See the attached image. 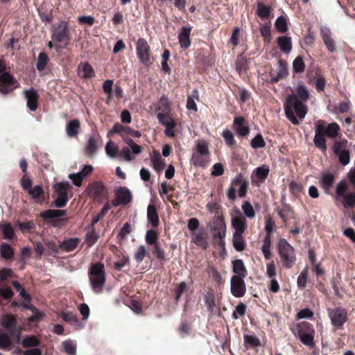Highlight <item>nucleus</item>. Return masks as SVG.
Masks as SVG:
<instances>
[{
	"mask_svg": "<svg viewBox=\"0 0 355 355\" xmlns=\"http://www.w3.org/2000/svg\"><path fill=\"white\" fill-rule=\"evenodd\" d=\"M284 108L286 118L293 124L298 125L299 120L304 119L307 113V107L297 97L292 94H289L284 102Z\"/></svg>",
	"mask_w": 355,
	"mask_h": 355,
	"instance_id": "obj_1",
	"label": "nucleus"
},
{
	"mask_svg": "<svg viewBox=\"0 0 355 355\" xmlns=\"http://www.w3.org/2000/svg\"><path fill=\"white\" fill-rule=\"evenodd\" d=\"M89 282L93 291L100 293L105 282L104 265L102 263H96L91 265L88 272Z\"/></svg>",
	"mask_w": 355,
	"mask_h": 355,
	"instance_id": "obj_2",
	"label": "nucleus"
},
{
	"mask_svg": "<svg viewBox=\"0 0 355 355\" xmlns=\"http://www.w3.org/2000/svg\"><path fill=\"white\" fill-rule=\"evenodd\" d=\"M239 187V196L240 198H245L249 187V182L247 178L244 177L242 173H239L235 176L227 189V196L231 201H235L236 198V187Z\"/></svg>",
	"mask_w": 355,
	"mask_h": 355,
	"instance_id": "obj_3",
	"label": "nucleus"
},
{
	"mask_svg": "<svg viewBox=\"0 0 355 355\" xmlns=\"http://www.w3.org/2000/svg\"><path fill=\"white\" fill-rule=\"evenodd\" d=\"M209 155L208 143L205 140H200L196 144L191 162L196 166L205 168L209 163Z\"/></svg>",
	"mask_w": 355,
	"mask_h": 355,
	"instance_id": "obj_4",
	"label": "nucleus"
},
{
	"mask_svg": "<svg viewBox=\"0 0 355 355\" xmlns=\"http://www.w3.org/2000/svg\"><path fill=\"white\" fill-rule=\"evenodd\" d=\"M278 252L283 266L286 268H291L294 265L296 257L294 249L284 239L279 241Z\"/></svg>",
	"mask_w": 355,
	"mask_h": 355,
	"instance_id": "obj_5",
	"label": "nucleus"
},
{
	"mask_svg": "<svg viewBox=\"0 0 355 355\" xmlns=\"http://www.w3.org/2000/svg\"><path fill=\"white\" fill-rule=\"evenodd\" d=\"M328 315L333 326L338 329H343L344 324L347 320V313L345 309L336 307L335 309H327Z\"/></svg>",
	"mask_w": 355,
	"mask_h": 355,
	"instance_id": "obj_6",
	"label": "nucleus"
},
{
	"mask_svg": "<svg viewBox=\"0 0 355 355\" xmlns=\"http://www.w3.org/2000/svg\"><path fill=\"white\" fill-rule=\"evenodd\" d=\"M347 141L342 140L336 141L333 145V152L338 157L339 162L343 165H347L350 162L349 151L347 149Z\"/></svg>",
	"mask_w": 355,
	"mask_h": 355,
	"instance_id": "obj_7",
	"label": "nucleus"
},
{
	"mask_svg": "<svg viewBox=\"0 0 355 355\" xmlns=\"http://www.w3.org/2000/svg\"><path fill=\"white\" fill-rule=\"evenodd\" d=\"M298 336L300 341L305 345L313 347L315 345L313 341L314 330L309 323H303L300 326Z\"/></svg>",
	"mask_w": 355,
	"mask_h": 355,
	"instance_id": "obj_8",
	"label": "nucleus"
},
{
	"mask_svg": "<svg viewBox=\"0 0 355 355\" xmlns=\"http://www.w3.org/2000/svg\"><path fill=\"white\" fill-rule=\"evenodd\" d=\"M17 87L15 78L8 72L0 75V92L3 94L11 93Z\"/></svg>",
	"mask_w": 355,
	"mask_h": 355,
	"instance_id": "obj_9",
	"label": "nucleus"
},
{
	"mask_svg": "<svg viewBox=\"0 0 355 355\" xmlns=\"http://www.w3.org/2000/svg\"><path fill=\"white\" fill-rule=\"evenodd\" d=\"M67 211L64 209H47L40 214V216L44 219L49 220V223L53 227H58L61 221L65 220L60 218L64 216Z\"/></svg>",
	"mask_w": 355,
	"mask_h": 355,
	"instance_id": "obj_10",
	"label": "nucleus"
},
{
	"mask_svg": "<svg viewBox=\"0 0 355 355\" xmlns=\"http://www.w3.org/2000/svg\"><path fill=\"white\" fill-rule=\"evenodd\" d=\"M230 291L235 297H242L246 293V286L244 278L240 277H232L230 281Z\"/></svg>",
	"mask_w": 355,
	"mask_h": 355,
	"instance_id": "obj_11",
	"label": "nucleus"
},
{
	"mask_svg": "<svg viewBox=\"0 0 355 355\" xmlns=\"http://www.w3.org/2000/svg\"><path fill=\"white\" fill-rule=\"evenodd\" d=\"M116 198L112 201L114 207H118L121 205H127L130 203L132 199L130 191L125 187H121L115 193Z\"/></svg>",
	"mask_w": 355,
	"mask_h": 355,
	"instance_id": "obj_12",
	"label": "nucleus"
},
{
	"mask_svg": "<svg viewBox=\"0 0 355 355\" xmlns=\"http://www.w3.org/2000/svg\"><path fill=\"white\" fill-rule=\"evenodd\" d=\"M52 38L54 42H66L69 38L68 26L65 21H60L53 31Z\"/></svg>",
	"mask_w": 355,
	"mask_h": 355,
	"instance_id": "obj_13",
	"label": "nucleus"
},
{
	"mask_svg": "<svg viewBox=\"0 0 355 355\" xmlns=\"http://www.w3.org/2000/svg\"><path fill=\"white\" fill-rule=\"evenodd\" d=\"M24 98L27 101V107L31 111H35L38 107V98L39 95L37 92L33 87L28 89H25L23 92Z\"/></svg>",
	"mask_w": 355,
	"mask_h": 355,
	"instance_id": "obj_14",
	"label": "nucleus"
},
{
	"mask_svg": "<svg viewBox=\"0 0 355 355\" xmlns=\"http://www.w3.org/2000/svg\"><path fill=\"white\" fill-rule=\"evenodd\" d=\"M101 142V136L98 133H94L90 136L87 141L85 146V153L89 156L94 155L98 149V144Z\"/></svg>",
	"mask_w": 355,
	"mask_h": 355,
	"instance_id": "obj_15",
	"label": "nucleus"
},
{
	"mask_svg": "<svg viewBox=\"0 0 355 355\" xmlns=\"http://www.w3.org/2000/svg\"><path fill=\"white\" fill-rule=\"evenodd\" d=\"M232 225L235 230L234 234H243L247 228V221L245 216L240 213L232 219Z\"/></svg>",
	"mask_w": 355,
	"mask_h": 355,
	"instance_id": "obj_16",
	"label": "nucleus"
},
{
	"mask_svg": "<svg viewBox=\"0 0 355 355\" xmlns=\"http://www.w3.org/2000/svg\"><path fill=\"white\" fill-rule=\"evenodd\" d=\"M288 75L287 64L282 60L278 61V68L276 71L271 75V83H277L284 78Z\"/></svg>",
	"mask_w": 355,
	"mask_h": 355,
	"instance_id": "obj_17",
	"label": "nucleus"
},
{
	"mask_svg": "<svg viewBox=\"0 0 355 355\" xmlns=\"http://www.w3.org/2000/svg\"><path fill=\"white\" fill-rule=\"evenodd\" d=\"M137 56L144 65L148 67L152 63L149 46H137Z\"/></svg>",
	"mask_w": 355,
	"mask_h": 355,
	"instance_id": "obj_18",
	"label": "nucleus"
},
{
	"mask_svg": "<svg viewBox=\"0 0 355 355\" xmlns=\"http://www.w3.org/2000/svg\"><path fill=\"white\" fill-rule=\"evenodd\" d=\"M232 270L236 274L232 277H240L241 278H245L248 275L246 268L243 260L241 259H236L232 261Z\"/></svg>",
	"mask_w": 355,
	"mask_h": 355,
	"instance_id": "obj_19",
	"label": "nucleus"
},
{
	"mask_svg": "<svg viewBox=\"0 0 355 355\" xmlns=\"http://www.w3.org/2000/svg\"><path fill=\"white\" fill-rule=\"evenodd\" d=\"M147 218L153 227H157L159 224V216L155 206L150 204L147 208Z\"/></svg>",
	"mask_w": 355,
	"mask_h": 355,
	"instance_id": "obj_20",
	"label": "nucleus"
},
{
	"mask_svg": "<svg viewBox=\"0 0 355 355\" xmlns=\"http://www.w3.org/2000/svg\"><path fill=\"white\" fill-rule=\"evenodd\" d=\"M0 324L8 333L19 327L15 318L9 315H4L1 318Z\"/></svg>",
	"mask_w": 355,
	"mask_h": 355,
	"instance_id": "obj_21",
	"label": "nucleus"
},
{
	"mask_svg": "<svg viewBox=\"0 0 355 355\" xmlns=\"http://www.w3.org/2000/svg\"><path fill=\"white\" fill-rule=\"evenodd\" d=\"M80 239L78 238H71L60 242L59 248L65 252H71L74 250L78 245Z\"/></svg>",
	"mask_w": 355,
	"mask_h": 355,
	"instance_id": "obj_22",
	"label": "nucleus"
},
{
	"mask_svg": "<svg viewBox=\"0 0 355 355\" xmlns=\"http://www.w3.org/2000/svg\"><path fill=\"white\" fill-rule=\"evenodd\" d=\"M79 76L84 78H90L94 76L95 73L92 66L87 63H81L78 67Z\"/></svg>",
	"mask_w": 355,
	"mask_h": 355,
	"instance_id": "obj_23",
	"label": "nucleus"
},
{
	"mask_svg": "<svg viewBox=\"0 0 355 355\" xmlns=\"http://www.w3.org/2000/svg\"><path fill=\"white\" fill-rule=\"evenodd\" d=\"M151 166L155 171L159 173L166 166L164 160L162 158L160 154L158 152H155L154 155L150 157Z\"/></svg>",
	"mask_w": 355,
	"mask_h": 355,
	"instance_id": "obj_24",
	"label": "nucleus"
},
{
	"mask_svg": "<svg viewBox=\"0 0 355 355\" xmlns=\"http://www.w3.org/2000/svg\"><path fill=\"white\" fill-rule=\"evenodd\" d=\"M80 123L78 119H73L69 121L66 125L67 135L69 137H75L78 134Z\"/></svg>",
	"mask_w": 355,
	"mask_h": 355,
	"instance_id": "obj_25",
	"label": "nucleus"
},
{
	"mask_svg": "<svg viewBox=\"0 0 355 355\" xmlns=\"http://www.w3.org/2000/svg\"><path fill=\"white\" fill-rule=\"evenodd\" d=\"M244 118L242 116L235 117L234 119V126L240 136H246L249 133V128L243 125Z\"/></svg>",
	"mask_w": 355,
	"mask_h": 355,
	"instance_id": "obj_26",
	"label": "nucleus"
},
{
	"mask_svg": "<svg viewBox=\"0 0 355 355\" xmlns=\"http://www.w3.org/2000/svg\"><path fill=\"white\" fill-rule=\"evenodd\" d=\"M0 230L1 231L3 238L6 239H11L15 236V232L10 223L1 222L0 223Z\"/></svg>",
	"mask_w": 355,
	"mask_h": 355,
	"instance_id": "obj_27",
	"label": "nucleus"
},
{
	"mask_svg": "<svg viewBox=\"0 0 355 355\" xmlns=\"http://www.w3.org/2000/svg\"><path fill=\"white\" fill-rule=\"evenodd\" d=\"M334 175L330 173H327L322 175L320 184L322 189L326 193H328L329 189L332 186L334 180Z\"/></svg>",
	"mask_w": 355,
	"mask_h": 355,
	"instance_id": "obj_28",
	"label": "nucleus"
},
{
	"mask_svg": "<svg viewBox=\"0 0 355 355\" xmlns=\"http://www.w3.org/2000/svg\"><path fill=\"white\" fill-rule=\"evenodd\" d=\"M157 117L159 122L165 125L166 128H175L176 126L174 120L168 114L159 112Z\"/></svg>",
	"mask_w": 355,
	"mask_h": 355,
	"instance_id": "obj_29",
	"label": "nucleus"
},
{
	"mask_svg": "<svg viewBox=\"0 0 355 355\" xmlns=\"http://www.w3.org/2000/svg\"><path fill=\"white\" fill-rule=\"evenodd\" d=\"M233 245L238 252H241L245 250L246 245L243 237V234H234Z\"/></svg>",
	"mask_w": 355,
	"mask_h": 355,
	"instance_id": "obj_30",
	"label": "nucleus"
},
{
	"mask_svg": "<svg viewBox=\"0 0 355 355\" xmlns=\"http://www.w3.org/2000/svg\"><path fill=\"white\" fill-rule=\"evenodd\" d=\"M211 232H212V235L214 238H219L220 245L224 246L225 245V241L223 239L225 236L226 234V226H220V227H214V228H210Z\"/></svg>",
	"mask_w": 355,
	"mask_h": 355,
	"instance_id": "obj_31",
	"label": "nucleus"
},
{
	"mask_svg": "<svg viewBox=\"0 0 355 355\" xmlns=\"http://www.w3.org/2000/svg\"><path fill=\"white\" fill-rule=\"evenodd\" d=\"M28 194L31 196L32 198L36 200L37 202L42 203L43 200L40 199V197L44 195V189L40 185H35L33 187L28 191Z\"/></svg>",
	"mask_w": 355,
	"mask_h": 355,
	"instance_id": "obj_32",
	"label": "nucleus"
},
{
	"mask_svg": "<svg viewBox=\"0 0 355 355\" xmlns=\"http://www.w3.org/2000/svg\"><path fill=\"white\" fill-rule=\"evenodd\" d=\"M62 347L68 355H76L77 345L74 340L68 339L63 341Z\"/></svg>",
	"mask_w": 355,
	"mask_h": 355,
	"instance_id": "obj_33",
	"label": "nucleus"
},
{
	"mask_svg": "<svg viewBox=\"0 0 355 355\" xmlns=\"http://www.w3.org/2000/svg\"><path fill=\"white\" fill-rule=\"evenodd\" d=\"M314 144L316 147L322 150L323 152L327 150L326 139L324 136L315 130V136L313 139Z\"/></svg>",
	"mask_w": 355,
	"mask_h": 355,
	"instance_id": "obj_34",
	"label": "nucleus"
},
{
	"mask_svg": "<svg viewBox=\"0 0 355 355\" xmlns=\"http://www.w3.org/2000/svg\"><path fill=\"white\" fill-rule=\"evenodd\" d=\"M124 142L128 145L127 147L130 148L132 153L135 155H139L142 150L139 145H137L130 137L125 136L123 138Z\"/></svg>",
	"mask_w": 355,
	"mask_h": 355,
	"instance_id": "obj_35",
	"label": "nucleus"
},
{
	"mask_svg": "<svg viewBox=\"0 0 355 355\" xmlns=\"http://www.w3.org/2000/svg\"><path fill=\"white\" fill-rule=\"evenodd\" d=\"M0 254L4 259H10L14 255V251L10 245L3 243L0 248Z\"/></svg>",
	"mask_w": 355,
	"mask_h": 355,
	"instance_id": "obj_36",
	"label": "nucleus"
},
{
	"mask_svg": "<svg viewBox=\"0 0 355 355\" xmlns=\"http://www.w3.org/2000/svg\"><path fill=\"white\" fill-rule=\"evenodd\" d=\"M158 234L154 230H148L145 236V241L148 245H154L157 243Z\"/></svg>",
	"mask_w": 355,
	"mask_h": 355,
	"instance_id": "obj_37",
	"label": "nucleus"
},
{
	"mask_svg": "<svg viewBox=\"0 0 355 355\" xmlns=\"http://www.w3.org/2000/svg\"><path fill=\"white\" fill-rule=\"evenodd\" d=\"M270 245V235H267L263 239V244L262 246V252L266 259H269L271 257Z\"/></svg>",
	"mask_w": 355,
	"mask_h": 355,
	"instance_id": "obj_38",
	"label": "nucleus"
},
{
	"mask_svg": "<svg viewBox=\"0 0 355 355\" xmlns=\"http://www.w3.org/2000/svg\"><path fill=\"white\" fill-rule=\"evenodd\" d=\"M296 92L299 98L304 102H306L310 96V94L309 92L306 87L302 84H299L296 88Z\"/></svg>",
	"mask_w": 355,
	"mask_h": 355,
	"instance_id": "obj_39",
	"label": "nucleus"
},
{
	"mask_svg": "<svg viewBox=\"0 0 355 355\" xmlns=\"http://www.w3.org/2000/svg\"><path fill=\"white\" fill-rule=\"evenodd\" d=\"M40 343V340L35 336H27L21 341V344L25 348L37 347Z\"/></svg>",
	"mask_w": 355,
	"mask_h": 355,
	"instance_id": "obj_40",
	"label": "nucleus"
},
{
	"mask_svg": "<svg viewBox=\"0 0 355 355\" xmlns=\"http://www.w3.org/2000/svg\"><path fill=\"white\" fill-rule=\"evenodd\" d=\"M105 187L101 182H95L92 185L90 194L94 197H99L103 195Z\"/></svg>",
	"mask_w": 355,
	"mask_h": 355,
	"instance_id": "obj_41",
	"label": "nucleus"
},
{
	"mask_svg": "<svg viewBox=\"0 0 355 355\" xmlns=\"http://www.w3.org/2000/svg\"><path fill=\"white\" fill-rule=\"evenodd\" d=\"M48 56L45 53H40L38 55L36 68L38 71H42L44 70L46 67V64L48 62Z\"/></svg>",
	"mask_w": 355,
	"mask_h": 355,
	"instance_id": "obj_42",
	"label": "nucleus"
},
{
	"mask_svg": "<svg viewBox=\"0 0 355 355\" xmlns=\"http://www.w3.org/2000/svg\"><path fill=\"white\" fill-rule=\"evenodd\" d=\"M343 205L345 208L354 207L355 193L351 192L346 193L343 197Z\"/></svg>",
	"mask_w": 355,
	"mask_h": 355,
	"instance_id": "obj_43",
	"label": "nucleus"
},
{
	"mask_svg": "<svg viewBox=\"0 0 355 355\" xmlns=\"http://www.w3.org/2000/svg\"><path fill=\"white\" fill-rule=\"evenodd\" d=\"M105 152L107 155L112 158H115L118 155V147L112 141H109L105 146Z\"/></svg>",
	"mask_w": 355,
	"mask_h": 355,
	"instance_id": "obj_44",
	"label": "nucleus"
},
{
	"mask_svg": "<svg viewBox=\"0 0 355 355\" xmlns=\"http://www.w3.org/2000/svg\"><path fill=\"white\" fill-rule=\"evenodd\" d=\"M191 29L189 28L183 27L181 33L179 34V40L180 44H189V35Z\"/></svg>",
	"mask_w": 355,
	"mask_h": 355,
	"instance_id": "obj_45",
	"label": "nucleus"
},
{
	"mask_svg": "<svg viewBox=\"0 0 355 355\" xmlns=\"http://www.w3.org/2000/svg\"><path fill=\"white\" fill-rule=\"evenodd\" d=\"M268 167L264 166L257 168L253 172V174H254L259 180H265L268 177Z\"/></svg>",
	"mask_w": 355,
	"mask_h": 355,
	"instance_id": "obj_46",
	"label": "nucleus"
},
{
	"mask_svg": "<svg viewBox=\"0 0 355 355\" xmlns=\"http://www.w3.org/2000/svg\"><path fill=\"white\" fill-rule=\"evenodd\" d=\"M305 64L300 56L297 57L293 62V71L295 73H302L304 71Z\"/></svg>",
	"mask_w": 355,
	"mask_h": 355,
	"instance_id": "obj_47",
	"label": "nucleus"
},
{
	"mask_svg": "<svg viewBox=\"0 0 355 355\" xmlns=\"http://www.w3.org/2000/svg\"><path fill=\"white\" fill-rule=\"evenodd\" d=\"M242 209L245 217L253 218L255 216L254 210L250 202H245L242 205Z\"/></svg>",
	"mask_w": 355,
	"mask_h": 355,
	"instance_id": "obj_48",
	"label": "nucleus"
},
{
	"mask_svg": "<svg viewBox=\"0 0 355 355\" xmlns=\"http://www.w3.org/2000/svg\"><path fill=\"white\" fill-rule=\"evenodd\" d=\"M198 96V91L193 89L192 94L187 98V107L188 110L197 111V105L196 104L194 98Z\"/></svg>",
	"mask_w": 355,
	"mask_h": 355,
	"instance_id": "obj_49",
	"label": "nucleus"
},
{
	"mask_svg": "<svg viewBox=\"0 0 355 355\" xmlns=\"http://www.w3.org/2000/svg\"><path fill=\"white\" fill-rule=\"evenodd\" d=\"M209 228L220 227L225 226L223 216L220 214H215L209 224Z\"/></svg>",
	"mask_w": 355,
	"mask_h": 355,
	"instance_id": "obj_50",
	"label": "nucleus"
},
{
	"mask_svg": "<svg viewBox=\"0 0 355 355\" xmlns=\"http://www.w3.org/2000/svg\"><path fill=\"white\" fill-rule=\"evenodd\" d=\"M251 146L252 148L257 149L264 148L266 146V142L261 135H257L251 141Z\"/></svg>",
	"mask_w": 355,
	"mask_h": 355,
	"instance_id": "obj_51",
	"label": "nucleus"
},
{
	"mask_svg": "<svg viewBox=\"0 0 355 355\" xmlns=\"http://www.w3.org/2000/svg\"><path fill=\"white\" fill-rule=\"evenodd\" d=\"M257 13L260 17L266 18L270 13V8L263 3H259Z\"/></svg>",
	"mask_w": 355,
	"mask_h": 355,
	"instance_id": "obj_52",
	"label": "nucleus"
},
{
	"mask_svg": "<svg viewBox=\"0 0 355 355\" xmlns=\"http://www.w3.org/2000/svg\"><path fill=\"white\" fill-rule=\"evenodd\" d=\"M244 343L250 347H256L260 345V340L255 336L244 335Z\"/></svg>",
	"mask_w": 355,
	"mask_h": 355,
	"instance_id": "obj_53",
	"label": "nucleus"
},
{
	"mask_svg": "<svg viewBox=\"0 0 355 355\" xmlns=\"http://www.w3.org/2000/svg\"><path fill=\"white\" fill-rule=\"evenodd\" d=\"M275 27L281 33L288 30L286 19L284 17H279L275 21Z\"/></svg>",
	"mask_w": 355,
	"mask_h": 355,
	"instance_id": "obj_54",
	"label": "nucleus"
},
{
	"mask_svg": "<svg viewBox=\"0 0 355 355\" xmlns=\"http://www.w3.org/2000/svg\"><path fill=\"white\" fill-rule=\"evenodd\" d=\"M11 343L12 341L9 334L4 333L0 334V349H8L10 346Z\"/></svg>",
	"mask_w": 355,
	"mask_h": 355,
	"instance_id": "obj_55",
	"label": "nucleus"
},
{
	"mask_svg": "<svg viewBox=\"0 0 355 355\" xmlns=\"http://www.w3.org/2000/svg\"><path fill=\"white\" fill-rule=\"evenodd\" d=\"M68 200V195L64 193L57 194V198L55 200V206L58 208L64 207Z\"/></svg>",
	"mask_w": 355,
	"mask_h": 355,
	"instance_id": "obj_56",
	"label": "nucleus"
},
{
	"mask_svg": "<svg viewBox=\"0 0 355 355\" xmlns=\"http://www.w3.org/2000/svg\"><path fill=\"white\" fill-rule=\"evenodd\" d=\"M153 254L159 260H166L165 252L158 243L153 245Z\"/></svg>",
	"mask_w": 355,
	"mask_h": 355,
	"instance_id": "obj_57",
	"label": "nucleus"
},
{
	"mask_svg": "<svg viewBox=\"0 0 355 355\" xmlns=\"http://www.w3.org/2000/svg\"><path fill=\"white\" fill-rule=\"evenodd\" d=\"M318 132L324 136L328 137V124L324 121H320L315 125V129Z\"/></svg>",
	"mask_w": 355,
	"mask_h": 355,
	"instance_id": "obj_58",
	"label": "nucleus"
},
{
	"mask_svg": "<svg viewBox=\"0 0 355 355\" xmlns=\"http://www.w3.org/2000/svg\"><path fill=\"white\" fill-rule=\"evenodd\" d=\"M55 191L57 194L64 193L67 194V190L70 187V184L68 182H60L59 183L55 184Z\"/></svg>",
	"mask_w": 355,
	"mask_h": 355,
	"instance_id": "obj_59",
	"label": "nucleus"
},
{
	"mask_svg": "<svg viewBox=\"0 0 355 355\" xmlns=\"http://www.w3.org/2000/svg\"><path fill=\"white\" fill-rule=\"evenodd\" d=\"M146 254V249L144 245H139L137 250L135 253L134 258L138 262L140 263L143 261Z\"/></svg>",
	"mask_w": 355,
	"mask_h": 355,
	"instance_id": "obj_60",
	"label": "nucleus"
},
{
	"mask_svg": "<svg viewBox=\"0 0 355 355\" xmlns=\"http://www.w3.org/2000/svg\"><path fill=\"white\" fill-rule=\"evenodd\" d=\"M222 135L227 145L232 146L235 144L234 135L230 130H225L223 132Z\"/></svg>",
	"mask_w": 355,
	"mask_h": 355,
	"instance_id": "obj_61",
	"label": "nucleus"
},
{
	"mask_svg": "<svg viewBox=\"0 0 355 355\" xmlns=\"http://www.w3.org/2000/svg\"><path fill=\"white\" fill-rule=\"evenodd\" d=\"M307 276H308V269L304 268L301 272V273L300 274V275L297 277V285L299 287H300V288L305 287V286L306 284V281H307Z\"/></svg>",
	"mask_w": 355,
	"mask_h": 355,
	"instance_id": "obj_62",
	"label": "nucleus"
},
{
	"mask_svg": "<svg viewBox=\"0 0 355 355\" xmlns=\"http://www.w3.org/2000/svg\"><path fill=\"white\" fill-rule=\"evenodd\" d=\"M347 184L345 182V181L342 180L340 181L336 186V194L338 197H344L345 195V193L346 192L347 189Z\"/></svg>",
	"mask_w": 355,
	"mask_h": 355,
	"instance_id": "obj_63",
	"label": "nucleus"
},
{
	"mask_svg": "<svg viewBox=\"0 0 355 355\" xmlns=\"http://www.w3.org/2000/svg\"><path fill=\"white\" fill-rule=\"evenodd\" d=\"M313 83L318 92H322L324 89L326 81L322 76H318L315 77Z\"/></svg>",
	"mask_w": 355,
	"mask_h": 355,
	"instance_id": "obj_64",
	"label": "nucleus"
}]
</instances>
